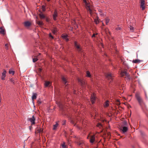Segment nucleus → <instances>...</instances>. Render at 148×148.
Returning <instances> with one entry per match:
<instances>
[{"instance_id": "a18cd8bd", "label": "nucleus", "mask_w": 148, "mask_h": 148, "mask_svg": "<svg viewBox=\"0 0 148 148\" xmlns=\"http://www.w3.org/2000/svg\"><path fill=\"white\" fill-rule=\"evenodd\" d=\"M41 130H40L39 131H38V132L40 133L41 132Z\"/></svg>"}, {"instance_id": "a878e982", "label": "nucleus", "mask_w": 148, "mask_h": 148, "mask_svg": "<svg viewBox=\"0 0 148 148\" xmlns=\"http://www.w3.org/2000/svg\"><path fill=\"white\" fill-rule=\"evenodd\" d=\"M37 94L36 93H34L32 97V100L36 99V98Z\"/></svg>"}, {"instance_id": "a211bd4d", "label": "nucleus", "mask_w": 148, "mask_h": 148, "mask_svg": "<svg viewBox=\"0 0 148 148\" xmlns=\"http://www.w3.org/2000/svg\"><path fill=\"white\" fill-rule=\"evenodd\" d=\"M58 126V122H56V123L55 124L53 125V130H55L56 129L57 127Z\"/></svg>"}, {"instance_id": "0eeeda50", "label": "nucleus", "mask_w": 148, "mask_h": 148, "mask_svg": "<svg viewBox=\"0 0 148 148\" xmlns=\"http://www.w3.org/2000/svg\"><path fill=\"white\" fill-rule=\"evenodd\" d=\"M74 45L76 48L77 50L79 52H80L81 51L82 49L80 47L79 45L77 44V42L76 41L74 42Z\"/></svg>"}, {"instance_id": "7ed1b4c3", "label": "nucleus", "mask_w": 148, "mask_h": 148, "mask_svg": "<svg viewBox=\"0 0 148 148\" xmlns=\"http://www.w3.org/2000/svg\"><path fill=\"white\" fill-rule=\"evenodd\" d=\"M90 138V142L91 143H93L95 141V135H89L87 137V138L88 139Z\"/></svg>"}, {"instance_id": "6ab92c4d", "label": "nucleus", "mask_w": 148, "mask_h": 148, "mask_svg": "<svg viewBox=\"0 0 148 148\" xmlns=\"http://www.w3.org/2000/svg\"><path fill=\"white\" fill-rule=\"evenodd\" d=\"M60 148H67L66 146L65 145V143L63 142V143L61 144Z\"/></svg>"}, {"instance_id": "cd10ccee", "label": "nucleus", "mask_w": 148, "mask_h": 148, "mask_svg": "<svg viewBox=\"0 0 148 148\" xmlns=\"http://www.w3.org/2000/svg\"><path fill=\"white\" fill-rule=\"evenodd\" d=\"M10 82H12L13 84H15V82L14 80L12 78H10Z\"/></svg>"}, {"instance_id": "f704fd0d", "label": "nucleus", "mask_w": 148, "mask_h": 148, "mask_svg": "<svg viewBox=\"0 0 148 148\" xmlns=\"http://www.w3.org/2000/svg\"><path fill=\"white\" fill-rule=\"evenodd\" d=\"M77 144L79 146H81L83 145V143L80 142H77Z\"/></svg>"}, {"instance_id": "423d86ee", "label": "nucleus", "mask_w": 148, "mask_h": 148, "mask_svg": "<svg viewBox=\"0 0 148 148\" xmlns=\"http://www.w3.org/2000/svg\"><path fill=\"white\" fill-rule=\"evenodd\" d=\"M6 71L5 70L3 69V71L1 73V79L2 80H4L5 79V77H6Z\"/></svg>"}, {"instance_id": "37998d69", "label": "nucleus", "mask_w": 148, "mask_h": 148, "mask_svg": "<svg viewBox=\"0 0 148 148\" xmlns=\"http://www.w3.org/2000/svg\"><path fill=\"white\" fill-rule=\"evenodd\" d=\"M5 46L6 47H8V44H7V43L5 44Z\"/></svg>"}, {"instance_id": "c85d7f7f", "label": "nucleus", "mask_w": 148, "mask_h": 148, "mask_svg": "<svg viewBox=\"0 0 148 148\" xmlns=\"http://www.w3.org/2000/svg\"><path fill=\"white\" fill-rule=\"evenodd\" d=\"M52 32V33L55 34H56V33L57 32V30L56 29H53L51 30Z\"/></svg>"}, {"instance_id": "72a5a7b5", "label": "nucleus", "mask_w": 148, "mask_h": 148, "mask_svg": "<svg viewBox=\"0 0 148 148\" xmlns=\"http://www.w3.org/2000/svg\"><path fill=\"white\" fill-rule=\"evenodd\" d=\"M38 60V59L37 57H35L33 59V61L34 62H36Z\"/></svg>"}, {"instance_id": "f257e3e1", "label": "nucleus", "mask_w": 148, "mask_h": 148, "mask_svg": "<svg viewBox=\"0 0 148 148\" xmlns=\"http://www.w3.org/2000/svg\"><path fill=\"white\" fill-rule=\"evenodd\" d=\"M135 97L138 101L139 105L142 109H143L144 108L146 107L145 104L143 99L140 96V94L138 93L137 92L136 93Z\"/></svg>"}, {"instance_id": "4c0bfd02", "label": "nucleus", "mask_w": 148, "mask_h": 148, "mask_svg": "<svg viewBox=\"0 0 148 148\" xmlns=\"http://www.w3.org/2000/svg\"><path fill=\"white\" fill-rule=\"evenodd\" d=\"M71 122L72 124H74L75 126V125L76 124L75 123L73 120H71Z\"/></svg>"}, {"instance_id": "603ef678", "label": "nucleus", "mask_w": 148, "mask_h": 148, "mask_svg": "<svg viewBox=\"0 0 148 148\" xmlns=\"http://www.w3.org/2000/svg\"><path fill=\"white\" fill-rule=\"evenodd\" d=\"M1 102V99H0V103Z\"/></svg>"}, {"instance_id": "b1692460", "label": "nucleus", "mask_w": 148, "mask_h": 148, "mask_svg": "<svg viewBox=\"0 0 148 148\" xmlns=\"http://www.w3.org/2000/svg\"><path fill=\"white\" fill-rule=\"evenodd\" d=\"M37 23L40 26H42L43 25V23L42 21H37Z\"/></svg>"}, {"instance_id": "393cba45", "label": "nucleus", "mask_w": 148, "mask_h": 148, "mask_svg": "<svg viewBox=\"0 0 148 148\" xmlns=\"http://www.w3.org/2000/svg\"><path fill=\"white\" fill-rule=\"evenodd\" d=\"M39 16L40 17V18H42V19L44 18H45V16L42 13L40 14H39Z\"/></svg>"}, {"instance_id": "5701e85b", "label": "nucleus", "mask_w": 148, "mask_h": 148, "mask_svg": "<svg viewBox=\"0 0 148 148\" xmlns=\"http://www.w3.org/2000/svg\"><path fill=\"white\" fill-rule=\"evenodd\" d=\"M86 76L88 77H90L91 75L89 71H87L86 72Z\"/></svg>"}, {"instance_id": "9d476101", "label": "nucleus", "mask_w": 148, "mask_h": 148, "mask_svg": "<svg viewBox=\"0 0 148 148\" xmlns=\"http://www.w3.org/2000/svg\"><path fill=\"white\" fill-rule=\"evenodd\" d=\"M62 82L64 84V85L66 86L68 85V83L67 80L66 79L64 76H62Z\"/></svg>"}, {"instance_id": "c9c22d12", "label": "nucleus", "mask_w": 148, "mask_h": 148, "mask_svg": "<svg viewBox=\"0 0 148 148\" xmlns=\"http://www.w3.org/2000/svg\"><path fill=\"white\" fill-rule=\"evenodd\" d=\"M129 28L130 29V30L132 31H133L134 30V27L131 26H130L129 27Z\"/></svg>"}, {"instance_id": "f3484780", "label": "nucleus", "mask_w": 148, "mask_h": 148, "mask_svg": "<svg viewBox=\"0 0 148 148\" xmlns=\"http://www.w3.org/2000/svg\"><path fill=\"white\" fill-rule=\"evenodd\" d=\"M51 84V83L49 81H45L44 85L45 87H47L50 86Z\"/></svg>"}, {"instance_id": "c03bdc74", "label": "nucleus", "mask_w": 148, "mask_h": 148, "mask_svg": "<svg viewBox=\"0 0 148 148\" xmlns=\"http://www.w3.org/2000/svg\"><path fill=\"white\" fill-rule=\"evenodd\" d=\"M99 13H100V12H102L101 10V9L99 10Z\"/></svg>"}, {"instance_id": "bb28decb", "label": "nucleus", "mask_w": 148, "mask_h": 148, "mask_svg": "<svg viewBox=\"0 0 148 148\" xmlns=\"http://www.w3.org/2000/svg\"><path fill=\"white\" fill-rule=\"evenodd\" d=\"M46 5H43L41 7V9L43 11L45 12L46 10Z\"/></svg>"}, {"instance_id": "f8f14e48", "label": "nucleus", "mask_w": 148, "mask_h": 148, "mask_svg": "<svg viewBox=\"0 0 148 148\" xmlns=\"http://www.w3.org/2000/svg\"><path fill=\"white\" fill-rule=\"evenodd\" d=\"M58 14L57 11L55 10L53 14V18L54 21L56 20V17L58 16Z\"/></svg>"}, {"instance_id": "dca6fc26", "label": "nucleus", "mask_w": 148, "mask_h": 148, "mask_svg": "<svg viewBox=\"0 0 148 148\" xmlns=\"http://www.w3.org/2000/svg\"><path fill=\"white\" fill-rule=\"evenodd\" d=\"M62 37L64 39L66 40V41H68L69 40V39L67 38L68 35H67L62 34Z\"/></svg>"}, {"instance_id": "6e6552de", "label": "nucleus", "mask_w": 148, "mask_h": 148, "mask_svg": "<svg viewBox=\"0 0 148 148\" xmlns=\"http://www.w3.org/2000/svg\"><path fill=\"white\" fill-rule=\"evenodd\" d=\"M121 76L123 77L125 75L126 76L127 78L128 79L130 78L129 75L126 71H122L121 73Z\"/></svg>"}, {"instance_id": "1a4fd4ad", "label": "nucleus", "mask_w": 148, "mask_h": 148, "mask_svg": "<svg viewBox=\"0 0 148 148\" xmlns=\"http://www.w3.org/2000/svg\"><path fill=\"white\" fill-rule=\"evenodd\" d=\"M90 100L92 104L94 103L96 100V97L94 94L91 95Z\"/></svg>"}, {"instance_id": "58836bf2", "label": "nucleus", "mask_w": 148, "mask_h": 148, "mask_svg": "<svg viewBox=\"0 0 148 148\" xmlns=\"http://www.w3.org/2000/svg\"><path fill=\"white\" fill-rule=\"evenodd\" d=\"M99 14L101 16H104V14L102 13V12H100L99 13Z\"/></svg>"}, {"instance_id": "2eb2a0df", "label": "nucleus", "mask_w": 148, "mask_h": 148, "mask_svg": "<svg viewBox=\"0 0 148 148\" xmlns=\"http://www.w3.org/2000/svg\"><path fill=\"white\" fill-rule=\"evenodd\" d=\"M24 25L26 27H29L31 25V23L29 21H26L24 23Z\"/></svg>"}, {"instance_id": "e433bc0d", "label": "nucleus", "mask_w": 148, "mask_h": 148, "mask_svg": "<svg viewBox=\"0 0 148 148\" xmlns=\"http://www.w3.org/2000/svg\"><path fill=\"white\" fill-rule=\"evenodd\" d=\"M116 29L117 30H120L121 29V28L119 27V26H118L116 28Z\"/></svg>"}, {"instance_id": "3c124183", "label": "nucleus", "mask_w": 148, "mask_h": 148, "mask_svg": "<svg viewBox=\"0 0 148 148\" xmlns=\"http://www.w3.org/2000/svg\"><path fill=\"white\" fill-rule=\"evenodd\" d=\"M67 85L66 86V85H65V86H66V87H65V88H66V86H67Z\"/></svg>"}, {"instance_id": "2f4dec72", "label": "nucleus", "mask_w": 148, "mask_h": 148, "mask_svg": "<svg viewBox=\"0 0 148 148\" xmlns=\"http://www.w3.org/2000/svg\"><path fill=\"white\" fill-rule=\"evenodd\" d=\"M49 38H50L51 39H53L54 37L52 36L51 33H50L49 34Z\"/></svg>"}, {"instance_id": "473e14b6", "label": "nucleus", "mask_w": 148, "mask_h": 148, "mask_svg": "<svg viewBox=\"0 0 148 148\" xmlns=\"http://www.w3.org/2000/svg\"><path fill=\"white\" fill-rule=\"evenodd\" d=\"M78 82H80L82 84V85H83L84 84V82L83 81H82L81 79H78Z\"/></svg>"}, {"instance_id": "f03ea898", "label": "nucleus", "mask_w": 148, "mask_h": 148, "mask_svg": "<svg viewBox=\"0 0 148 148\" xmlns=\"http://www.w3.org/2000/svg\"><path fill=\"white\" fill-rule=\"evenodd\" d=\"M85 3V7L88 12L91 15L92 14V5L89 3H88L86 0H83Z\"/></svg>"}, {"instance_id": "09e8293b", "label": "nucleus", "mask_w": 148, "mask_h": 148, "mask_svg": "<svg viewBox=\"0 0 148 148\" xmlns=\"http://www.w3.org/2000/svg\"><path fill=\"white\" fill-rule=\"evenodd\" d=\"M102 24H103V25H104V24H103V23H102Z\"/></svg>"}, {"instance_id": "c756f323", "label": "nucleus", "mask_w": 148, "mask_h": 148, "mask_svg": "<svg viewBox=\"0 0 148 148\" xmlns=\"http://www.w3.org/2000/svg\"><path fill=\"white\" fill-rule=\"evenodd\" d=\"M9 74H12V75H14V71L10 69H9Z\"/></svg>"}, {"instance_id": "20e7f679", "label": "nucleus", "mask_w": 148, "mask_h": 148, "mask_svg": "<svg viewBox=\"0 0 148 148\" xmlns=\"http://www.w3.org/2000/svg\"><path fill=\"white\" fill-rule=\"evenodd\" d=\"M145 3L144 0H140V8L143 10H145Z\"/></svg>"}, {"instance_id": "ddd939ff", "label": "nucleus", "mask_w": 148, "mask_h": 148, "mask_svg": "<svg viewBox=\"0 0 148 148\" xmlns=\"http://www.w3.org/2000/svg\"><path fill=\"white\" fill-rule=\"evenodd\" d=\"M121 130L122 132L123 133H125L128 130V128L127 127L123 126L121 128Z\"/></svg>"}, {"instance_id": "49530a36", "label": "nucleus", "mask_w": 148, "mask_h": 148, "mask_svg": "<svg viewBox=\"0 0 148 148\" xmlns=\"http://www.w3.org/2000/svg\"><path fill=\"white\" fill-rule=\"evenodd\" d=\"M51 0H47V1H48L49 2Z\"/></svg>"}, {"instance_id": "8fccbe9b", "label": "nucleus", "mask_w": 148, "mask_h": 148, "mask_svg": "<svg viewBox=\"0 0 148 148\" xmlns=\"http://www.w3.org/2000/svg\"><path fill=\"white\" fill-rule=\"evenodd\" d=\"M40 71H41V69H40Z\"/></svg>"}, {"instance_id": "39448f33", "label": "nucleus", "mask_w": 148, "mask_h": 148, "mask_svg": "<svg viewBox=\"0 0 148 148\" xmlns=\"http://www.w3.org/2000/svg\"><path fill=\"white\" fill-rule=\"evenodd\" d=\"M106 78L110 80V82H111L113 79V76L111 74L107 73L106 75Z\"/></svg>"}, {"instance_id": "ea45409f", "label": "nucleus", "mask_w": 148, "mask_h": 148, "mask_svg": "<svg viewBox=\"0 0 148 148\" xmlns=\"http://www.w3.org/2000/svg\"><path fill=\"white\" fill-rule=\"evenodd\" d=\"M97 34V33H96V34H94L92 36V38L95 37V36Z\"/></svg>"}, {"instance_id": "7c9ffc66", "label": "nucleus", "mask_w": 148, "mask_h": 148, "mask_svg": "<svg viewBox=\"0 0 148 148\" xmlns=\"http://www.w3.org/2000/svg\"><path fill=\"white\" fill-rule=\"evenodd\" d=\"M94 22L97 24H98L99 23V21L98 19L95 18L94 19Z\"/></svg>"}, {"instance_id": "9b49d317", "label": "nucleus", "mask_w": 148, "mask_h": 148, "mask_svg": "<svg viewBox=\"0 0 148 148\" xmlns=\"http://www.w3.org/2000/svg\"><path fill=\"white\" fill-rule=\"evenodd\" d=\"M35 119L34 115L32 116V118H30L29 119V120L30 121L32 125H34L35 124Z\"/></svg>"}, {"instance_id": "aec40b11", "label": "nucleus", "mask_w": 148, "mask_h": 148, "mask_svg": "<svg viewBox=\"0 0 148 148\" xmlns=\"http://www.w3.org/2000/svg\"><path fill=\"white\" fill-rule=\"evenodd\" d=\"M109 101L108 100L106 101L104 104V107L105 108H106L109 106Z\"/></svg>"}, {"instance_id": "4be33fe9", "label": "nucleus", "mask_w": 148, "mask_h": 148, "mask_svg": "<svg viewBox=\"0 0 148 148\" xmlns=\"http://www.w3.org/2000/svg\"><path fill=\"white\" fill-rule=\"evenodd\" d=\"M105 20L106 25H107L110 21V19H109L108 17H106L105 18Z\"/></svg>"}, {"instance_id": "a19ab883", "label": "nucleus", "mask_w": 148, "mask_h": 148, "mask_svg": "<svg viewBox=\"0 0 148 148\" xmlns=\"http://www.w3.org/2000/svg\"><path fill=\"white\" fill-rule=\"evenodd\" d=\"M97 127H100L101 126V125L100 123H98L97 125Z\"/></svg>"}, {"instance_id": "4468645a", "label": "nucleus", "mask_w": 148, "mask_h": 148, "mask_svg": "<svg viewBox=\"0 0 148 148\" xmlns=\"http://www.w3.org/2000/svg\"><path fill=\"white\" fill-rule=\"evenodd\" d=\"M0 29V33L3 35H4L5 33V31L4 27H1Z\"/></svg>"}, {"instance_id": "412c9836", "label": "nucleus", "mask_w": 148, "mask_h": 148, "mask_svg": "<svg viewBox=\"0 0 148 148\" xmlns=\"http://www.w3.org/2000/svg\"><path fill=\"white\" fill-rule=\"evenodd\" d=\"M141 61L138 59L134 60H133L132 62L135 63H139Z\"/></svg>"}, {"instance_id": "79ce46f5", "label": "nucleus", "mask_w": 148, "mask_h": 148, "mask_svg": "<svg viewBox=\"0 0 148 148\" xmlns=\"http://www.w3.org/2000/svg\"><path fill=\"white\" fill-rule=\"evenodd\" d=\"M38 104H40L41 103V102L40 101H38Z\"/></svg>"}, {"instance_id": "de8ad7c7", "label": "nucleus", "mask_w": 148, "mask_h": 148, "mask_svg": "<svg viewBox=\"0 0 148 148\" xmlns=\"http://www.w3.org/2000/svg\"><path fill=\"white\" fill-rule=\"evenodd\" d=\"M73 132V131H71V134H72V133Z\"/></svg>"}]
</instances>
